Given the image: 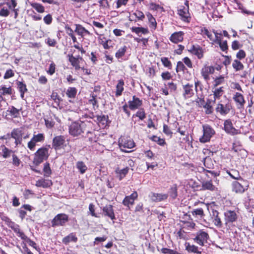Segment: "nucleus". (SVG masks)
Wrapping results in <instances>:
<instances>
[{"label":"nucleus","mask_w":254,"mask_h":254,"mask_svg":"<svg viewBox=\"0 0 254 254\" xmlns=\"http://www.w3.org/2000/svg\"><path fill=\"white\" fill-rule=\"evenodd\" d=\"M213 223L214 225L219 228L223 227V223L220 217L219 216V212L216 210H213Z\"/></svg>","instance_id":"obj_30"},{"label":"nucleus","mask_w":254,"mask_h":254,"mask_svg":"<svg viewBox=\"0 0 254 254\" xmlns=\"http://www.w3.org/2000/svg\"><path fill=\"white\" fill-rule=\"evenodd\" d=\"M0 98L3 100L2 96L11 95L13 93V89L10 86L6 87L5 85H1L0 86Z\"/></svg>","instance_id":"obj_37"},{"label":"nucleus","mask_w":254,"mask_h":254,"mask_svg":"<svg viewBox=\"0 0 254 254\" xmlns=\"http://www.w3.org/2000/svg\"><path fill=\"white\" fill-rule=\"evenodd\" d=\"M215 110L217 114L225 116L229 114L231 111H233V107L230 102H228L225 104L219 102L216 104Z\"/></svg>","instance_id":"obj_10"},{"label":"nucleus","mask_w":254,"mask_h":254,"mask_svg":"<svg viewBox=\"0 0 254 254\" xmlns=\"http://www.w3.org/2000/svg\"><path fill=\"white\" fill-rule=\"evenodd\" d=\"M203 164L206 168L208 169H211L213 166L211 159L207 157L203 158Z\"/></svg>","instance_id":"obj_63"},{"label":"nucleus","mask_w":254,"mask_h":254,"mask_svg":"<svg viewBox=\"0 0 254 254\" xmlns=\"http://www.w3.org/2000/svg\"><path fill=\"white\" fill-rule=\"evenodd\" d=\"M52 147L55 150H59L66 146L65 137L62 135L55 136L52 140Z\"/></svg>","instance_id":"obj_14"},{"label":"nucleus","mask_w":254,"mask_h":254,"mask_svg":"<svg viewBox=\"0 0 254 254\" xmlns=\"http://www.w3.org/2000/svg\"><path fill=\"white\" fill-rule=\"evenodd\" d=\"M78 238L74 233H70L69 235L64 237L62 240V242L65 245H68L70 242L76 243Z\"/></svg>","instance_id":"obj_32"},{"label":"nucleus","mask_w":254,"mask_h":254,"mask_svg":"<svg viewBox=\"0 0 254 254\" xmlns=\"http://www.w3.org/2000/svg\"><path fill=\"white\" fill-rule=\"evenodd\" d=\"M125 82L123 79H120L118 81V83L116 86L115 95L117 97L122 95L124 90Z\"/></svg>","instance_id":"obj_34"},{"label":"nucleus","mask_w":254,"mask_h":254,"mask_svg":"<svg viewBox=\"0 0 254 254\" xmlns=\"http://www.w3.org/2000/svg\"><path fill=\"white\" fill-rule=\"evenodd\" d=\"M85 124L81 122L79 123L74 122L69 126V133L72 136H78L86 130Z\"/></svg>","instance_id":"obj_6"},{"label":"nucleus","mask_w":254,"mask_h":254,"mask_svg":"<svg viewBox=\"0 0 254 254\" xmlns=\"http://www.w3.org/2000/svg\"><path fill=\"white\" fill-rule=\"evenodd\" d=\"M75 32L79 36H81L82 37H83L84 34L86 35H90L91 33L90 32L86 29L84 27H83L81 25L77 24H75Z\"/></svg>","instance_id":"obj_39"},{"label":"nucleus","mask_w":254,"mask_h":254,"mask_svg":"<svg viewBox=\"0 0 254 254\" xmlns=\"http://www.w3.org/2000/svg\"><path fill=\"white\" fill-rule=\"evenodd\" d=\"M127 50V47L124 45L120 47L115 53V57L118 59H122V58L125 55Z\"/></svg>","instance_id":"obj_46"},{"label":"nucleus","mask_w":254,"mask_h":254,"mask_svg":"<svg viewBox=\"0 0 254 254\" xmlns=\"http://www.w3.org/2000/svg\"><path fill=\"white\" fill-rule=\"evenodd\" d=\"M231 186L232 191L238 194L243 193L249 188L248 181L244 180L242 177L237 181H233Z\"/></svg>","instance_id":"obj_3"},{"label":"nucleus","mask_w":254,"mask_h":254,"mask_svg":"<svg viewBox=\"0 0 254 254\" xmlns=\"http://www.w3.org/2000/svg\"><path fill=\"white\" fill-rule=\"evenodd\" d=\"M176 72H185V70H187V67L185 66L184 64L183 63V62L179 61L177 63V66H176Z\"/></svg>","instance_id":"obj_61"},{"label":"nucleus","mask_w":254,"mask_h":254,"mask_svg":"<svg viewBox=\"0 0 254 254\" xmlns=\"http://www.w3.org/2000/svg\"><path fill=\"white\" fill-rule=\"evenodd\" d=\"M232 66L236 71L243 70L244 68L243 64L238 60L234 61L232 64Z\"/></svg>","instance_id":"obj_56"},{"label":"nucleus","mask_w":254,"mask_h":254,"mask_svg":"<svg viewBox=\"0 0 254 254\" xmlns=\"http://www.w3.org/2000/svg\"><path fill=\"white\" fill-rule=\"evenodd\" d=\"M227 173L233 179L238 180L241 179L239 172L236 170H232L231 172L229 170L226 171Z\"/></svg>","instance_id":"obj_53"},{"label":"nucleus","mask_w":254,"mask_h":254,"mask_svg":"<svg viewBox=\"0 0 254 254\" xmlns=\"http://www.w3.org/2000/svg\"><path fill=\"white\" fill-rule=\"evenodd\" d=\"M11 138L15 139L14 143L15 146L21 145L22 142V138L25 139L30 137L28 132L24 133L22 127L15 128L12 130L10 134Z\"/></svg>","instance_id":"obj_1"},{"label":"nucleus","mask_w":254,"mask_h":254,"mask_svg":"<svg viewBox=\"0 0 254 254\" xmlns=\"http://www.w3.org/2000/svg\"><path fill=\"white\" fill-rule=\"evenodd\" d=\"M128 107L131 110H135L139 108L142 105V101L139 98L134 95L132 100L128 102Z\"/></svg>","instance_id":"obj_25"},{"label":"nucleus","mask_w":254,"mask_h":254,"mask_svg":"<svg viewBox=\"0 0 254 254\" xmlns=\"http://www.w3.org/2000/svg\"><path fill=\"white\" fill-rule=\"evenodd\" d=\"M224 130L227 133L232 135H237L240 133L239 130L236 129L233 126L232 120L230 119L224 121Z\"/></svg>","instance_id":"obj_17"},{"label":"nucleus","mask_w":254,"mask_h":254,"mask_svg":"<svg viewBox=\"0 0 254 254\" xmlns=\"http://www.w3.org/2000/svg\"><path fill=\"white\" fill-rule=\"evenodd\" d=\"M97 121L98 124H102L103 126H105L107 124V120L108 119V116L106 115H97L96 116Z\"/></svg>","instance_id":"obj_57"},{"label":"nucleus","mask_w":254,"mask_h":254,"mask_svg":"<svg viewBox=\"0 0 254 254\" xmlns=\"http://www.w3.org/2000/svg\"><path fill=\"white\" fill-rule=\"evenodd\" d=\"M214 101L215 102L216 100H219L224 93V87L223 86L216 88L212 91Z\"/></svg>","instance_id":"obj_36"},{"label":"nucleus","mask_w":254,"mask_h":254,"mask_svg":"<svg viewBox=\"0 0 254 254\" xmlns=\"http://www.w3.org/2000/svg\"><path fill=\"white\" fill-rule=\"evenodd\" d=\"M76 167L80 174H83L87 170V167L82 161L77 162Z\"/></svg>","instance_id":"obj_49"},{"label":"nucleus","mask_w":254,"mask_h":254,"mask_svg":"<svg viewBox=\"0 0 254 254\" xmlns=\"http://www.w3.org/2000/svg\"><path fill=\"white\" fill-rule=\"evenodd\" d=\"M138 197L137 191H134L130 195L126 196L123 200L122 203L124 205L128 207L129 208V205H133L135 200Z\"/></svg>","instance_id":"obj_24"},{"label":"nucleus","mask_w":254,"mask_h":254,"mask_svg":"<svg viewBox=\"0 0 254 254\" xmlns=\"http://www.w3.org/2000/svg\"><path fill=\"white\" fill-rule=\"evenodd\" d=\"M233 100L239 109L244 108L246 101L244 95L240 92H236L233 96Z\"/></svg>","instance_id":"obj_21"},{"label":"nucleus","mask_w":254,"mask_h":254,"mask_svg":"<svg viewBox=\"0 0 254 254\" xmlns=\"http://www.w3.org/2000/svg\"><path fill=\"white\" fill-rule=\"evenodd\" d=\"M0 218L4 221L5 223L9 228H10L13 231L18 228L20 226L12 221L8 216H7L3 212H0Z\"/></svg>","instance_id":"obj_23"},{"label":"nucleus","mask_w":254,"mask_h":254,"mask_svg":"<svg viewBox=\"0 0 254 254\" xmlns=\"http://www.w3.org/2000/svg\"><path fill=\"white\" fill-rule=\"evenodd\" d=\"M102 211L105 216L108 217L112 220L116 219L115 214L112 205H106L103 207Z\"/></svg>","instance_id":"obj_26"},{"label":"nucleus","mask_w":254,"mask_h":254,"mask_svg":"<svg viewBox=\"0 0 254 254\" xmlns=\"http://www.w3.org/2000/svg\"><path fill=\"white\" fill-rule=\"evenodd\" d=\"M195 237L193 238V241L199 246L203 247L208 243L210 239L209 234L207 231L204 229H200L195 234Z\"/></svg>","instance_id":"obj_7"},{"label":"nucleus","mask_w":254,"mask_h":254,"mask_svg":"<svg viewBox=\"0 0 254 254\" xmlns=\"http://www.w3.org/2000/svg\"><path fill=\"white\" fill-rule=\"evenodd\" d=\"M132 32L135 33L138 35L140 33L143 34H147L149 33V30L147 28L143 27H132L130 28Z\"/></svg>","instance_id":"obj_47"},{"label":"nucleus","mask_w":254,"mask_h":254,"mask_svg":"<svg viewBox=\"0 0 254 254\" xmlns=\"http://www.w3.org/2000/svg\"><path fill=\"white\" fill-rule=\"evenodd\" d=\"M188 52L191 55L196 56L198 60L204 57V49L199 45H192L188 49Z\"/></svg>","instance_id":"obj_15"},{"label":"nucleus","mask_w":254,"mask_h":254,"mask_svg":"<svg viewBox=\"0 0 254 254\" xmlns=\"http://www.w3.org/2000/svg\"><path fill=\"white\" fill-rule=\"evenodd\" d=\"M29 4L38 13H42L45 12V7L41 3L36 2H29Z\"/></svg>","instance_id":"obj_41"},{"label":"nucleus","mask_w":254,"mask_h":254,"mask_svg":"<svg viewBox=\"0 0 254 254\" xmlns=\"http://www.w3.org/2000/svg\"><path fill=\"white\" fill-rule=\"evenodd\" d=\"M183 224V228H185L188 230H192L194 229L196 226L195 223L193 221H190L189 222H185Z\"/></svg>","instance_id":"obj_60"},{"label":"nucleus","mask_w":254,"mask_h":254,"mask_svg":"<svg viewBox=\"0 0 254 254\" xmlns=\"http://www.w3.org/2000/svg\"><path fill=\"white\" fill-rule=\"evenodd\" d=\"M161 61L163 65L167 67L168 69H171L172 67V63L169 60L167 57H162L161 58Z\"/></svg>","instance_id":"obj_62"},{"label":"nucleus","mask_w":254,"mask_h":254,"mask_svg":"<svg viewBox=\"0 0 254 254\" xmlns=\"http://www.w3.org/2000/svg\"><path fill=\"white\" fill-rule=\"evenodd\" d=\"M6 114L7 115L10 116L13 118H16L19 115V110L12 106L8 108L6 111Z\"/></svg>","instance_id":"obj_42"},{"label":"nucleus","mask_w":254,"mask_h":254,"mask_svg":"<svg viewBox=\"0 0 254 254\" xmlns=\"http://www.w3.org/2000/svg\"><path fill=\"white\" fill-rule=\"evenodd\" d=\"M145 18V15L140 10L138 9L134 11H132L130 14L129 20L130 21H134L135 22L137 21H142Z\"/></svg>","instance_id":"obj_20"},{"label":"nucleus","mask_w":254,"mask_h":254,"mask_svg":"<svg viewBox=\"0 0 254 254\" xmlns=\"http://www.w3.org/2000/svg\"><path fill=\"white\" fill-rule=\"evenodd\" d=\"M203 107L205 109V113L207 115L212 114L214 109L211 105V101L210 99H207L205 103L203 105Z\"/></svg>","instance_id":"obj_44"},{"label":"nucleus","mask_w":254,"mask_h":254,"mask_svg":"<svg viewBox=\"0 0 254 254\" xmlns=\"http://www.w3.org/2000/svg\"><path fill=\"white\" fill-rule=\"evenodd\" d=\"M203 135L199 138L200 142L204 143L209 142L211 137L215 134V130L209 125L202 126Z\"/></svg>","instance_id":"obj_8"},{"label":"nucleus","mask_w":254,"mask_h":254,"mask_svg":"<svg viewBox=\"0 0 254 254\" xmlns=\"http://www.w3.org/2000/svg\"><path fill=\"white\" fill-rule=\"evenodd\" d=\"M224 224L227 230H231L232 227H235L234 223L237 222L238 215L235 210H227L224 213Z\"/></svg>","instance_id":"obj_4"},{"label":"nucleus","mask_w":254,"mask_h":254,"mask_svg":"<svg viewBox=\"0 0 254 254\" xmlns=\"http://www.w3.org/2000/svg\"><path fill=\"white\" fill-rule=\"evenodd\" d=\"M77 89L74 87H69L66 91V95L69 99H74L77 95Z\"/></svg>","instance_id":"obj_43"},{"label":"nucleus","mask_w":254,"mask_h":254,"mask_svg":"<svg viewBox=\"0 0 254 254\" xmlns=\"http://www.w3.org/2000/svg\"><path fill=\"white\" fill-rule=\"evenodd\" d=\"M88 104L92 105V109L96 110L99 108V103L97 99V95L92 93L90 95V98L88 100Z\"/></svg>","instance_id":"obj_40"},{"label":"nucleus","mask_w":254,"mask_h":254,"mask_svg":"<svg viewBox=\"0 0 254 254\" xmlns=\"http://www.w3.org/2000/svg\"><path fill=\"white\" fill-rule=\"evenodd\" d=\"M201 190H208L211 191H216L218 190V188L213 184V182L211 180L208 181H204L202 182Z\"/></svg>","instance_id":"obj_27"},{"label":"nucleus","mask_w":254,"mask_h":254,"mask_svg":"<svg viewBox=\"0 0 254 254\" xmlns=\"http://www.w3.org/2000/svg\"><path fill=\"white\" fill-rule=\"evenodd\" d=\"M119 146L122 152H130L127 149H132L135 146L133 140L129 136H122L119 139Z\"/></svg>","instance_id":"obj_5"},{"label":"nucleus","mask_w":254,"mask_h":254,"mask_svg":"<svg viewBox=\"0 0 254 254\" xmlns=\"http://www.w3.org/2000/svg\"><path fill=\"white\" fill-rule=\"evenodd\" d=\"M67 57L69 62L75 70H78L82 67L80 64L84 61V60L81 56L78 55L74 57L72 54H68Z\"/></svg>","instance_id":"obj_16"},{"label":"nucleus","mask_w":254,"mask_h":254,"mask_svg":"<svg viewBox=\"0 0 254 254\" xmlns=\"http://www.w3.org/2000/svg\"><path fill=\"white\" fill-rule=\"evenodd\" d=\"M1 147L2 153V154L1 155L4 158L9 157L11 155V153L13 152L12 151L5 147L4 145H2Z\"/></svg>","instance_id":"obj_59"},{"label":"nucleus","mask_w":254,"mask_h":254,"mask_svg":"<svg viewBox=\"0 0 254 254\" xmlns=\"http://www.w3.org/2000/svg\"><path fill=\"white\" fill-rule=\"evenodd\" d=\"M169 195L173 199H175L178 195L177 188L176 185L172 187L169 191Z\"/></svg>","instance_id":"obj_64"},{"label":"nucleus","mask_w":254,"mask_h":254,"mask_svg":"<svg viewBox=\"0 0 254 254\" xmlns=\"http://www.w3.org/2000/svg\"><path fill=\"white\" fill-rule=\"evenodd\" d=\"M16 84L17 85L18 91L20 93V97L22 99H23L24 94L28 91L26 85L23 82L19 81H17Z\"/></svg>","instance_id":"obj_38"},{"label":"nucleus","mask_w":254,"mask_h":254,"mask_svg":"<svg viewBox=\"0 0 254 254\" xmlns=\"http://www.w3.org/2000/svg\"><path fill=\"white\" fill-rule=\"evenodd\" d=\"M200 31V34L203 38H206L207 37L210 41L213 40L212 34L206 27H201Z\"/></svg>","instance_id":"obj_45"},{"label":"nucleus","mask_w":254,"mask_h":254,"mask_svg":"<svg viewBox=\"0 0 254 254\" xmlns=\"http://www.w3.org/2000/svg\"><path fill=\"white\" fill-rule=\"evenodd\" d=\"M129 168L127 166L123 169H120L118 167L116 168L115 172L117 175V177L119 180L121 181L126 177L129 172Z\"/></svg>","instance_id":"obj_29"},{"label":"nucleus","mask_w":254,"mask_h":254,"mask_svg":"<svg viewBox=\"0 0 254 254\" xmlns=\"http://www.w3.org/2000/svg\"><path fill=\"white\" fill-rule=\"evenodd\" d=\"M157 250L163 254H182L177 251L176 249H171L167 248H162L160 250L157 249Z\"/></svg>","instance_id":"obj_50"},{"label":"nucleus","mask_w":254,"mask_h":254,"mask_svg":"<svg viewBox=\"0 0 254 254\" xmlns=\"http://www.w3.org/2000/svg\"><path fill=\"white\" fill-rule=\"evenodd\" d=\"M150 197L153 201L158 202L167 199L168 197V194L166 193L163 194L152 192Z\"/></svg>","instance_id":"obj_31"},{"label":"nucleus","mask_w":254,"mask_h":254,"mask_svg":"<svg viewBox=\"0 0 254 254\" xmlns=\"http://www.w3.org/2000/svg\"><path fill=\"white\" fill-rule=\"evenodd\" d=\"M49 155V149L46 147H42L34 153L33 163L36 166H38L44 160H47Z\"/></svg>","instance_id":"obj_2"},{"label":"nucleus","mask_w":254,"mask_h":254,"mask_svg":"<svg viewBox=\"0 0 254 254\" xmlns=\"http://www.w3.org/2000/svg\"><path fill=\"white\" fill-rule=\"evenodd\" d=\"M197 204H199L200 207L193 209L191 213L195 218L202 219L205 216L204 210L209 209V205L202 201H198L194 203V206H196Z\"/></svg>","instance_id":"obj_9"},{"label":"nucleus","mask_w":254,"mask_h":254,"mask_svg":"<svg viewBox=\"0 0 254 254\" xmlns=\"http://www.w3.org/2000/svg\"><path fill=\"white\" fill-rule=\"evenodd\" d=\"M87 137H88L89 141L91 142H97L98 137L94 134V130H89L86 129Z\"/></svg>","instance_id":"obj_54"},{"label":"nucleus","mask_w":254,"mask_h":254,"mask_svg":"<svg viewBox=\"0 0 254 254\" xmlns=\"http://www.w3.org/2000/svg\"><path fill=\"white\" fill-rule=\"evenodd\" d=\"M53 185L51 180L41 178L36 182L35 186L37 187L43 188H49Z\"/></svg>","instance_id":"obj_28"},{"label":"nucleus","mask_w":254,"mask_h":254,"mask_svg":"<svg viewBox=\"0 0 254 254\" xmlns=\"http://www.w3.org/2000/svg\"><path fill=\"white\" fill-rule=\"evenodd\" d=\"M112 41L111 39L106 40L105 37L102 39H100L99 43L102 45L103 48L106 50L109 49L111 47H112Z\"/></svg>","instance_id":"obj_48"},{"label":"nucleus","mask_w":254,"mask_h":254,"mask_svg":"<svg viewBox=\"0 0 254 254\" xmlns=\"http://www.w3.org/2000/svg\"><path fill=\"white\" fill-rule=\"evenodd\" d=\"M194 95V87L192 84L187 83L183 85L182 96L185 99L190 98Z\"/></svg>","instance_id":"obj_18"},{"label":"nucleus","mask_w":254,"mask_h":254,"mask_svg":"<svg viewBox=\"0 0 254 254\" xmlns=\"http://www.w3.org/2000/svg\"><path fill=\"white\" fill-rule=\"evenodd\" d=\"M68 216L65 213H59L56 215L51 221L53 227L64 226L68 221Z\"/></svg>","instance_id":"obj_11"},{"label":"nucleus","mask_w":254,"mask_h":254,"mask_svg":"<svg viewBox=\"0 0 254 254\" xmlns=\"http://www.w3.org/2000/svg\"><path fill=\"white\" fill-rule=\"evenodd\" d=\"M186 250L189 253L201 254V252L198 250V247L194 245H191L190 243L185 244Z\"/></svg>","instance_id":"obj_35"},{"label":"nucleus","mask_w":254,"mask_h":254,"mask_svg":"<svg viewBox=\"0 0 254 254\" xmlns=\"http://www.w3.org/2000/svg\"><path fill=\"white\" fill-rule=\"evenodd\" d=\"M146 15L148 20L149 27L153 30H155L157 26V23L155 18L149 12H146Z\"/></svg>","instance_id":"obj_33"},{"label":"nucleus","mask_w":254,"mask_h":254,"mask_svg":"<svg viewBox=\"0 0 254 254\" xmlns=\"http://www.w3.org/2000/svg\"><path fill=\"white\" fill-rule=\"evenodd\" d=\"M215 68L213 66L204 64L202 67L200 73L205 81H208L210 79L209 74L214 73Z\"/></svg>","instance_id":"obj_19"},{"label":"nucleus","mask_w":254,"mask_h":254,"mask_svg":"<svg viewBox=\"0 0 254 254\" xmlns=\"http://www.w3.org/2000/svg\"><path fill=\"white\" fill-rule=\"evenodd\" d=\"M51 98L54 101L57 106H59L62 101L61 98L56 92L53 91L51 95Z\"/></svg>","instance_id":"obj_58"},{"label":"nucleus","mask_w":254,"mask_h":254,"mask_svg":"<svg viewBox=\"0 0 254 254\" xmlns=\"http://www.w3.org/2000/svg\"><path fill=\"white\" fill-rule=\"evenodd\" d=\"M43 171L44 176L45 177H49L51 175L52 172L49 163L46 162L44 163Z\"/></svg>","instance_id":"obj_51"},{"label":"nucleus","mask_w":254,"mask_h":254,"mask_svg":"<svg viewBox=\"0 0 254 254\" xmlns=\"http://www.w3.org/2000/svg\"><path fill=\"white\" fill-rule=\"evenodd\" d=\"M189 9V8L181 5L177 10V14L179 15L180 19L184 22L189 23L191 21V17Z\"/></svg>","instance_id":"obj_13"},{"label":"nucleus","mask_w":254,"mask_h":254,"mask_svg":"<svg viewBox=\"0 0 254 254\" xmlns=\"http://www.w3.org/2000/svg\"><path fill=\"white\" fill-rule=\"evenodd\" d=\"M225 82V76L224 75H220L216 77L213 81V85L214 87H217Z\"/></svg>","instance_id":"obj_52"},{"label":"nucleus","mask_w":254,"mask_h":254,"mask_svg":"<svg viewBox=\"0 0 254 254\" xmlns=\"http://www.w3.org/2000/svg\"><path fill=\"white\" fill-rule=\"evenodd\" d=\"M45 137L44 133H39L37 134H33L30 140L27 143V147L31 151H34L36 144L38 142H43L45 140Z\"/></svg>","instance_id":"obj_12"},{"label":"nucleus","mask_w":254,"mask_h":254,"mask_svg":"<svg viewBox=\"0 0 254 254\" xmlns=\"http://www.w3.org/2000/svg\"><path fill=\"white\" fill-rule=\"evenodd\" d=\"M150 139L160 146H164L166 143L164 139L158 137L156 135H153Z\"/></svg>","instance_id":"obj_55"},{"label":"nucleus","mask_w":254,"mask_h":254,"mask_svg":"<svg viewBox=\"0 0 254 254\" xmlns=\"http://www.w3.org/2000/svg\"><path fill=\"white\" fill-rule=\"evenodd\" d=\"M185 33L180 31L172 33L169 37V40L174 44H178L183 42Z\"/></svg>","instance_id":"obj_22"}]
</instances>
